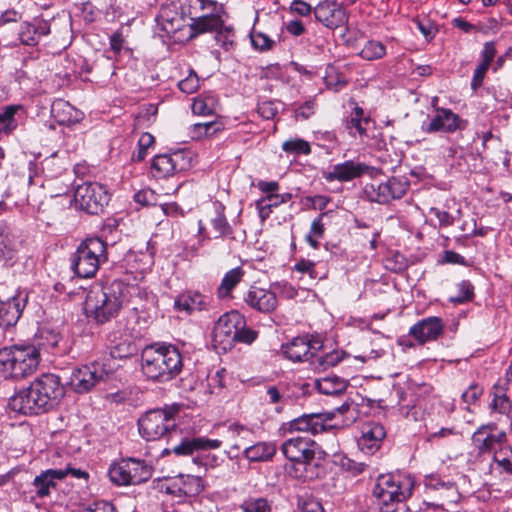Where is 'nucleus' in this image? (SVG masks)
I'll return each instance as SVG.
<instances>
[{
    "instance_id": "55",
    "label": "nucleus",
    "mask_w": 512,
    "mask_h": 512,
    "mask_svg": "<svg viewBox=\"0 0 512 512\" xmlns=\"http://www.w3.org/2000/svg\"><path fill=\"white\" fill-rule=\"evenodd\" d=\"M324 82L326 87L333 91H339L347 84L344 77L339 76L333 68L326 72Z\"/></svg>"
},
{
    "instance_id": "16",
    "label": "nucleus",
    "mask_w": 512,
    "mask_h": 512,
    "mask_svg": "<svg viewBox=\"0 0 512 512\" xmlns=\"http://www.w3.org/2000/svg\"><path fill=\"white\" fill-rule=\"evenodd\" d=\"M313 13L318 22L331 30H335L347 24L349 20L346 10L340 3L333 0L320 2L314 8Z\"/></svg>"
},
{
    "instance_id": "7",
    "label": "nucleus",
    "mask_w": 512,
    "mask_h": 512,
    "mask_svg": "<svg viewBox=\"0 0 512 512\" xmlns=\"http://www.w3.org/2000/svg\"><path fill=\"white\" fill-rule=\"evenodd\" d=\"M138 428L147 441L159 440L176 431L175 413L165 409L150 410L138 420Z\"/></svg>"
},
{
    "instance_id": "17",
    "label": "nucleus",
    "mask_w": 512,
    "mask_h": 512,
    "mask_svg": "<svg viewBox=\"0 0 512 512\" xmlns=\"http://www.w3.org/2000/svg\"><path fill=\"white\" fill-rule=\"evenodd\" d=\"M467 121L461 119L459 115L448 108H437L436 114L429 123L423 124L422 128L427 133L446 132L453 133L457 130H463Z\"/></svg>"
},
{
    "instance_id": "31",
    "label": "nucleus",
    "mask_w": 512,
    "mask_h": 512,
    "mask_svg": "<svg viewBox=\"0 0 512 512\" xmlns=\"http://www.w3.org/2000/svg\"><path fill=\"white\" fill-rule=\"evenodd\" d=\"M348 386L346 379L337 375H329L315 381L316 389L324 395L342 394Z\"/></svg>"
},
{
    "instance_id": "54",
    "label": "nucleus",
    "mask_w": 512,
    "mask_h": 512,
    "mask_svg": "<svg viewBox=\"0 0 512 512\" xmlns=\"http://www.w3.org/2000/svg\"><path fill=\"white\" fill-rule=\"evenodd\" d=\"M134 352L135 346L128 341H124L112 347L110 357L113 359H123L133 355Z\"/></svg>"
},
{
    "instance_id": "4",
    "label": "nucleus",
    "mask_w": 512,
    "mask_h": 512,
    "mask_svg": "<svg viewBox=\"0 0 512 512\" xmlns=\"http://www.w3.org/2000/svg\"><path fill=\"white\" fill-rule=\"evenodd\" d=\"M41 361L35 345H11L0 349V377L21 380L32 375Z\"/></svg>"
},
{
    "instance_id": "38",
    "label": "nucleus",
    "mask_w": 512,
    "mask_h": 512,
    "mask_svg": "<svg viewBox=\"0 0 512 512\" xmlns=\"http://www.w3.org/2000/svg\"><path fill=\"white\" fill-rule=\"evenodd\" d=\"M157 19L162 30L168 34L177 32L182 25L181 17L169 7H162Z\"/></svg>"
},
{
    "instance_id": "50",
    "label": "nucleus",
    "mask_w": 512,
    "mask_h": 512,
    "mask_svg": "<svg viewBox=\"0 0 512 512\" xmlns=\"http://www.w3.org/2000/svg\"><path fill=\"white\" fill-rule=\"evenodd\" d=\"M235 32L232 26L226 25L225 21L222 27L215 32V40L225 50H228L234 43Z\"/></svg>"
},
{
    "instance_id": "14",
    "label": "nucleus",
    "mask_w": 512,
    "mask_h": 512,
    "mask_svg": "<svg viewBox=\"0 0 512 512\" xmlns=\"http://www.w3.org/2000/svg\"><path fill=\"white\" fill-rule=\"evenodd\" d=\"M50 32L51 25L49 20L42 17H34L29 21L20 23L17 29V38L11 45L36 46L41 38L49 35Z\"/></svg>"
},
{
    "instance_id": "12",
    "label": "nucleus",
    "mask_w": 512,
    "mask_h": 512,
    "mask_svg": "<svg viewBox=\"0 0 512 512\" xmlns=\"http://www.w3.org/2000/svg\"><path fill=\"white\" fill-rule=\"evenodd\" d=\"M323 344L318 339L306 336H298L291 342L282 346L285 357L293 362H309L312 366L315 353L319 352Z\"/></svg>"
},
{
    "instance_id": "20",
    "label": "nucleus",
    "mask_w": 512,
    "mask_h": 512,
    "mask_svg": "<svg viewBox=\"0 0 512 512\" xmlns=\"http://www.w3.org/2000/svg\"><path fill=\"white\" fill-rule=\"evenodd\" d=\"M27 295L18 294L0 302V328L8 329L17 324L26 306Z\"/></svg>"
},
{
    "instance_id": "25",
    "label": "nucleus",
    "mask_w": 512,
    "mask_h": 512,
    "mask_svg": "<svg viewBox=\"0 0 512 512\" xmlns=\"http://www.w3.org/2000/svg\"><path fill=\"white\" fill-rule=\"evenodd\" d=\"M20 241L7 227L0 226V260L12 266L18 259Z\"/></svg>"
},
{
    "instance_id": "22",
    "label": "nucleus",
    "mask_w": 512,
    "mask_h": 512,
    "mask_svg": "<svg viewBox=\"0 0 512 512\" xmlns=\"http://www.w3.org/2000/svg\"><path fill=\"white\" fill-rule=\"evenodd\" d=\"M204 489L201 477L193 475H179L167 487V493L176 497H195Z\"/></svg>"
},
{
    "instance_id": "64",
    "label": "nucleus",
    "mask_w": 512,
    "mask_h": 512,
    "mask_svg": "<svg viewBox=\"0 0 512 512\" xmlns=\"http://www.w3.org/2000/svg\"><path fill=\"white\" fill-rule=\"evenodd\" d=\"M79 512H115V507L108 501H97Z\"/></svg>"
},
{
    "instance_id": "36",
    "label": "nucleus",
    "mask_w": 512,
    "mask_h": 512,
    "mask_svg": "<svg viewBox=\"0 0 512 512\" xmlns=\"http://www.w3.org/2000/svg\"><path fill=\"white\" fill-rule=\"evenodd\" d=\"M345 356L346 353L342 350H332L324 355H319L318 352H316L312 367L315 370L324 371L336 366L344 359Z\"/></svg>"
},
{
    "instance_id": "10",
    "label": "nucleus",
    "mask_w": 512,
    "mask_h": 512,
    "mask_svg": "<svg viewBox=\"0 0 512 512\" xmlns=\"http://www.w3.org/2000/svg\"><path fill=\"white\" fill-rule=\"evenodd\" d=\"M113 367L105 361H94L73 370L70 385L77 393L90 391L112 373Z\"/></svg>"
},
{
    "instance_id": "13",
    "label": "nucleus",
    "mask_w": 512,
    "mask_h": 512,
    "mask_svg": "<svg viewBox=\"0 0 512 512\" xmlns=\"http://www.w3.org/2000/svg\"><path fill=\"white\" fill-rule=\"evenodd\" d=\"M380 173H382V171L379 168L368 166L361 162L348 160L334 165L331 171L324 174V178L329 182H347L355 178H359L363 174H368L369 176L374 177Z\"/></svg>"
},
{
    "instance_id": "43",
    "label": "nucleus",
    "mask_w": 512,
    "mask_h": 512,
    "mask_svg": "<svg viewBox=\"0 0 512 512\" xmlns=\"http://www.w3.org/2000/svg\"><path fill=\"white\" fill-rule=\"evenodd\" d=\"M492 411L503 415H509L512 409V404L507 395L502 391L501 388L495 387L493 392V398L490 403Z\"/></svg>"
},
{
    "instance_id": "39",
    "label": "nucleus",
    "mask_w": 512,
    "mask_h": 512,
    "mask_svg": "<svg viewBox=\"0 0 512 512\" xmlns=\"http://www.w3.org/2000/svg\"><path fill=\"white\" fill-rule=\"evenodd\" d=\"M369 122L370 119L364 116L363 109L356 105L346 120V128L350 131V134H352L354 129L360 136H363L366 133Z\"/></svg>"
},
{
    "instance_id": "37",
    "label": "nucleus",
    "mask_w": 512,
    "mask_h": 512,
    "mask_svg": "<svg viewBox=\"0 0 512 512\" xmlns=\"http://www.w3.org/2000/svg\"><path fill=\"white\" fill-rule=\"evenodd\" d=\"M217 99L212 94H200L192 102V112L199 116L212 115L215 112Z\"/></svg>"
},
{
    "instance_id": "45",
    "label": "nucleus",
    "mask_w": 512,
    "mask_h": 512,
    "mask_svg": "<svg viewBox=\"0 0 512 512\" xmlns=\"http://www.w3.org/2000/svg\"><path fill=\"white\" fill-rule=\"evenodd\" d=\"M364 193L367 199L371 202L386 204L389 202L388 190L383 186V183H370L364 188Z\"/></svg>"
},
{
    "instance_id": "19",
    "label": "nucleus",
    "mask_w": 512,
    "mask_h": 512,
    "mask_svg": "<svg viewBox=\"0 0 512 512\" xmlns=\"http://www.w3.org/2000/svg\"><path fill=\"white\" fill-rule=\"evenodd\" d=\"M385 437L386 430L382 424L367 422L362 426L358 446L364 453L372 455L379 450Z\"/></svg>"
},
{
    "instance_id": "8",
    "label": "nucleus",
    "mask_w": 512,
    "mask_h": 512,
    "mask_svg": "<svg viewBox=\"0 0 512 512\" xmlns=\"http://www.w3.org/2000/svg\"><path fill=\"white\" fill-rule=\"evenodd\" d=\"M412 481L399 475L384 474L377 478L373 495L385 508L389 504L405 501L412 493Z\"/></svg>"
},
{
    "instance_id": "21",
    "label": "nucleus",
    "mask_w": 512,
    "mask_h": 512,
    "mask_svg": "<svg viewBox=\"0 0 512 512\" xmlns=\"http://www.w3.org/2000/svg\"><path fill=\"white\" fill-rule=\"evenodd\" d=\"M244 301L250 308L262 313H270L278 306V300L274 292L256 286L249 289Z\"/></svg>"
},
{
    "instance_id": "1",
    "label": "nucleus",
    "mask_w": 512,
    "mask_h": 512,
    "mask_svg": "<svg viewBox=\"0 0 512 512\" xmlns=\"http://www.w3.org/2000/svg\"><path fill=\"white\" fill-rule=\"evenodd\" d=\"M64 394L65 390L60 377L53 373H43L26 389L13 395L8 406L17 413L37 415L56 407Z\"/></svg>"
},
{
    "instance_id": "49",
    "label": "nucleus",
    "mask_w": 512,
    "mask_h": 512,
    "mask_svg": "<svg viewBox=\"0 0 512 512\" xmlns=\"http://www.w3.org/2000/svg\"><path fill=\"white\" fill-rule=\"evenodd\" d=\"M458 294L451 296L449 301L454 304H462L469 302L474 297V286L468 280H463L457 284Z\"/></svg>"
},
{
    "instance_id": "40",
    "label": "nucleus",
    "mask_w": 512,
    "mask_h": 512,
    "mask_svg": "<svg viewBox=\"0 0 512 512\" xmlns=\"http://www.w3.org/2000/svg\"><path fill=\"white\" fill-rule=\"evenodd\" d=\"M223 130V124L219 121L196 123L190 127V134L193 139L212 137Z\"/></svg>"
},
{
    "instance_id": "15",
    "label": "nucleus",
    "mask_w": 512,
    "mask_h": 512,
    "mask_svg": "<svg viewBox=\"0 0 512 512\" xmlns=\"http://www.w3.org/2000/svg\"><path fill=\"white\" fill-rule=\"evenodd\" d=\"M281 451L292 462L308 464L315 456V442L306 436H293L283 442Z\"/></svg>"
},
{
    "instance_id": "53",
    "label": "nucleus",
    "mask_w": 512,
    "mask_h": 512,
    "mask_svg": "<svg viewBox=\"0 0 512 512\" xmlns=\"http://www.w3.org/2000/svg\"><path fill=\"white\" fill-rule=\"evenodd\" d=\"M154 143V137L150 133H143L138 140V151L133 154V159L142 161L146 155L148 148Z\"/></svg>"
},
{
    "instance_id": "51",
    "label": "nucleus",
    "mask_w": 512,
    "mask_h": 512,
    "mask_svg": "<svg viewBox=\"0 0 512 512\" xmlns=\"http://www.w3.org/2000/svg\"><path fill=\"white\" fill-rule=\"evenodd\" d=\"M243 512H270L268 502L264 498H248L240 505Z\"/></svg>"
},
{
    "instance_id": "57",
    "label": "nucleus",
    "mask_w": 512,
    "mask_h": 512,
    "mask_svg": "<svg viewBox=\"0 0 512 512\" xmlns=\"http://www.w3.org/2000/svg\"><path fill=\"white\" fill-rule=\"evenodd\" d=\"M413 23L416 25L417 29L422 33L426 40L433 39L437 33L436 25L429 19L416 18L413 20Z\"/></svg>"
},
{
    "instance_id": "56",
    "label": "nucleus",
    "mask_w": 512,
    "mask_h": 512,
    "mask_svg": "<svg viewBox=\"0 0 512 512\" xmlns=\"http://www.w3.org/2000/svg\"><path fill=\"white\" fill-rule=\"evenodd\" d=\"M197 450H200L197 437L185 438L179 445L173 448V452L177 455H191Z\"/></svg>"
},
{
    "instance_id": "5",
    "label": "nucleus",
    "mask_w": 512,
    "mask_h": 512,
    "mask_svg": "<svg viewBox=\"0 0 512 512\" xmlns=\"http://www.w3.org/2000/svg\"><path fill=\"white\" fill-rule=\"evenodd\" d=\"M105 261H107L106 244L100 238H88L78 246L72 260V269L77 276L90 278Z\"/></svg>"
},
{
    "instance_id": "34",
    "label": "nucleus",
    "mask_w": 512,
    "mask_h": 512,
    "mask_svg": "<svg viewBox=\"0 0 512 512\" xmlns=\"http://www.w3.org/2000/svg\"><path fill=\"white\" fill-rule=\"evenodd\" d=\"M424 483L425 486L429 489L442 491V495L451 499L452 501L455 500L458 495L456 484L450 480L443 479L440 477V475H427L425 477Z\"/></svg>"
},
{
    "instance_id": "62",
    "label": "nucleus",
    "mask_w": 512,
    "mask_h": 512,
    "mask_svg": "<svg viewBox=\"0 0 512 512\" xmlns=\"http://www.w3.org/2000/svg\"><path fill=\"white\" fill-rule=\"evenodd\" d=\"M483 394V388L477 384L470 385L467 390L462 393V400L464 403L471 405Z\"/></svg>"
},
{
    "instance_id": "24",
    "label": "nucleus",
    "mask_w": 512,
    "mask_h": 512,
    "mask_svg": "<svg viewBox=\"0 0 512 512\" xmlns=\"http://www.w3.org/2000/svg\"><path fill=\"white\" fill-rule=\"evenodd\" d=\"M327 426L322 414L302 415L288 423V431L305 432L316 435L324 432Z\"/></svg>"
},
{
    "instance_id": "26",
    "label": "nucleus",
    "mask_w": 512,
    "mask_h": 512,
    "mask_svg": "<svg viewBox=\"0 0 512 512\" xmlns=\"http://www.w3.org/2000/svg\"><path fill=\"white\" fill-rule=\"evenodd\" d=\"M210 304V298L199 292L188 291L179 295L174 302L176 310L193 313L206 310Z\"/></svg>"
},
{
    "instance_id": "41",
    "label": "nucleus",
    "mask_w": 512,
    "mask_h": 512,
    "mask_svg": "<svg viewBox=\"0 0 512 512\" xmlns=\"http://www.w3.org/2000/svg\"><path fill=\"white\" fill-rule=\"evenodd\" d=\"M386 55V46L377 40H368L359 52V56L366 61H375Z\"/></svg>"
},
{
    "instance_id": "42",
    "label": "nucleus",
    "mask_w": 512,
    "mask_h": 512,
    "mask_svg": "<svg viewBox=\"0 0 512 512\" xmlns=\"http://www.w3.org/2000/svg\"><path fill=\"white\" fill-rule=\"evenodd\" d=\"M383 186L388 190L390 202L391 200L400 199L406 194L409 189V182L404 177H391L383 182Z\"/></svg>"
},
{
    "instance_id": "27",
    "label": "nucleus",
    "mask_w": 512,
    "mask_h": 512,
    "mask_svg": "<svg viewBox=\"0 0 512 512\" xmlns=\"http://www.w3.org/2000/svg\"><path fill=\"white\" fill-rule=\"evenodd\" d=\"M222 12L219 13H206L199 17L191 18L189 25L191 30L190 37H195L204 33H215L216 30L222 27L224 20L221 16Z\"/></svg>"
},
{
    "instance_id": "44",
    "label": "nucleus",
    "mask_w": 512,
    "mask_h": 512,
    "mask_svg": "<svg viewBox=\"0 0 512 512\" xmlns=\"http://www.w3.org/2000/svg\"><path fill=\"white\" fill-rule=\"evenodd\" d=\"M281 203H284V198L278 194H270L259 199L256 202V207L260 218L262 220L267 219L270 216L272 207H277Z\"/></svg>"
},
{
    "instance_id": "52",
    "label": "nucleus",
    "mask_w": 512,
    "mask_h": 512,
    "mask_svg": "<svg viewBox=\"0 0 512 512\" xmlns=\"http://www.w3.org/2000/svg\"><path fill=\"white\" fill-rule=\"evenodd\" d=\"M179 89L185 94H192L199 88V78L195 71L190 70L187 77L179 81Z\"/></svg>"
},
{
    "instance_id": "48",
    "label": "nucleus",
    "mask_w": 512,
    "mask_h": 512,
    "mask_svg": "<svg viewBox=\"0 0 512 512\" xmlns=\"http://www.w3.org/2000/svg\"><path fill=\"white\" fill-rule=\"evenodd\" d=\"M282 150L293 155H309L311 146L309 142L300 138H291L282 143Z\"/></svg>"
},
{
    "instance_id": "61",
    "label": "nucleus",
    "mask_w": 512,
    "mask_h": 512,
    "mask_svg": "<svg viewBox=\"0 0 512 512\" xmlns=\"http://www.w3.org/2000/svg\"><path fill=\"white\" fill-rule=\"evenodd\" d=\"M489 67H490V65H487L486 63L480 62L478 64V66L476 67V69L474 71L472 80H471V89L473 91L478 90L482 86L484 77H485Z\"/></svg>"
},
{
    "instance_id": "47",
    "label": "nucleus",
    "mask_w": 512,
    "mask_h": 512,
    "mask_svg": "<svg viewBox=\"0 0 512 512\" xmlns=\"http://www.w3.org/2000/svg\"><path fill=\"white\" fill-rule=\"evenodd\" d=\"M493 462L505 473L512 475V448L501 446L493 455Z\"/></svg>"
},
{
    "instance_id": "6",
    "label": "nucleus",
    "mask_w": 512,
    "mask_h": 512,
    "mask_svg": "<svg viewBox=\"0 0 512 512\" xmlns=\"http://www.w3.org/2000/svg\"><path fill=\"white\" fill-rule=\"evenodd\" d=\"M152 474V466L136 458L121 459L108 470L109 479L117 486L139 485L148 481Z\"/></svg>"
},
{
    "instance_id": "23",
    "label": "nucleus",
    "mask_w": 512,
    "mask_h": 512,
    "mask_svg": "<svg viewBox=\"0 0 512 512\" xmlns=\"http://www.w3.org/2000/svg\"><path fill=\"white\" fill-rule=\"evenodd\" d=\"M181 158L180 154H160L152 159L150 174L157 179H164L171 177L178 171V160Z\"/></svg>"
},
{
    "instance_id": "58",
    "label": "nucleus",
    "mask_w": 512,
    "mask_h": 512,
    "mask_svg": "<svg viewBox=\"0 0 512 512\" xmlns=\"http://www.w3.org/2000/svg\"><path fill=\"white\" fill-rule=\"evenodd\" d=\"M252 434L251 429L239 424H231L227 429V437L230 440H249Z\"/></svg>"
},
{
    "instance_id": "63",
    "label": "nucleus",
    "mask_w": 512,
    "mask_h": 512,
    "mask_svg": "<svg viewBox=\"0 0 512 512\" xmlns=\"http://www.w3.org/2000/svg\"><path fill=\"white\" fill-rule=\"evenodd\" d=\"M211 224L216 233L215 237H221L229 233L230 226L224 215L218 214L214 219H212Z\"/></svg>"
},
{
    "instance_id": "11",
    "label": "nucleus",
    "mask_w": 512,
    "mask_h": 512,
    "mask_svg": "<svg viewBox=\"0 0 512 512\" xmlns=\"http://www.w3.org/2000/svg\"><path fill=\"white\" fill-rule=\"evenodd\" d=\"M244 317L231 311L219 317L213 329L214 346L224 352L231 350L237 343L238 329L244 328Z\"/></svg>"
},
{
    "instance_id": "46",
    "label": "nucleus",
    "mask_w": 512,
    "mask_h": 512,
    "mask_svg": "<svg viewBox=\"0 0 512 512\" xmlns=\"http://www.w3.org/2000/svg\"><path fill=\"white\" fill-rule=\"evenodd\" d=\"M250 41L252 47L260 52H266L275 46L276 42L266 33L257 31L254 28L250 32Z\"/></svg>"
},
{
    "instance_id": "18",
    "label": "nucleus",
    "mask_w": 512,
    "mask_h": 512,
    "mask_svg": "<svg viewBox=\"0 0 512 512\" xmlns=\"http://www.w3.org/2000/svg\"><path fill=\"white\" fill-rule=\"evenodd\" d=\"M444 331V324L441 318L436 316L419 320L409 329V335L418 344L424 345L427 342L437 340Z\"/></svg>"
},
{
    "instance_id": "30",
    "label": "nucleus",
    "mask_w": 512,
    "mask_h": 512,
    "mask_svg": "<svg viewBox=\"0 0 512 512\" xmlns=\"http://www.w3.org/2000/svg\"><path fill=\"white\" fill-rule=\"evenodd\" d=\"M472 442L479 452H490L496 449L497 446L500 448L506 442V433L501 431L497 434H482L481 431H475L472 435Z\"/></svg>"
},
{
    "instance_id": "28",
    "label": "nucleus",
    "mask_w": 512,
    "mask_h": 512,
    "mask_svg": "<svg viewBox=\"0 0 512 512\" xmlns=\"http://www.w3.org/2000/svg\"><path fill=\"white\" fill-rule=\"evenodd\" d=\"M51 114L60 125L75 124L83 118L81 111L62 99H58L52 103Z\"/></svg>"
},
{
    "instance_id": "60",
    "label": "nucleus",
    "mask_w": 512,
    "mask_h": 512,
    "mask_svg": "<svg viewBox=\"0 0 512 512\" xmlns=\"http://www.w3.org/2000/svg\"><path fill=\"white\" fill-rule=\"evenodd\" d=\"M258 113L263 119H273L278 113V103L274 101H264L258 105Z\"/></svg>"
},
{
    "instance_id": "35",
    "label": "nucleus",
    "mask_w": 512,
    "mask_h": 512,
    "mask_svg": "<svg viewBox=\"0 0 512 512\" xmlns=\"http://www.w3.org/2000/svg\"><path fill=\"white\" fill-rule=\"evenodd\" d=\"M244 271L241 267L229 270L221 280L217 288V295L221 299L229 298L232 290L241 282Z\"/></svg>"
},
{
    "instance_id": "3",
    "label": "nucleus",
    "mask_w": 512,
    "mask_h": 512,
    "mask_svg": "<svg viewBox=\"0 0 512 512\" xmlns=\"http://www.w3.org/2000/svg\"><path fill=\"white\" fill-rule=\"evenodd\" d=\"M182 356L174 345H150L141 354V369L150 380L166 382L182 370Z\"/></svg>"
},
{
    "instance_id": "59",
    "label": "nucleus",
    "mask_w": 512,
    "mask_h": 512,
    "mask_svg": "<svg viewBox=\"0 0 512 512\" xmlns=\"http://www.w3.org/2000/svg\"><path fill=\"white\" fill-rule=\"evenodd\" d=\"M267 401L270 404H276L275 411L280 413L285 402L283 394L277 386H270L266 391Z\"/></svg>"
},
{
    "instance_id": "9",
    "label": "nucleus",
    "mask_w": 512,
    "mask_h": 512,
    "mask_svg": "<svg viewBox=\"0 0 512 512\" xmlns=\"http://www.w3.org/2000/svg\"><path fill=\"white\" fill-rule=\"evenodd\" d=\"M74 199L81 210L91 215H98L108 205L110 194L100 183L85 182L76 187Z\"/></svg>"
},
{
    "instance_id": "29",
    "label": "nucleus",
    "mask_w": 512,
    "mask_h": 512,
    "mask_svg": "<svg viewBox=\"0 0 512 512\" xmlns=\"http://www.w3.org/2000/svg\"><path fill=\"white\" fill-rule=\"evenodd\" d=\"M23 110L22 105L12 104L0 111V135L9 136L18 128L20 112Z\"/></svg>"
},
{
    "instance_id": "2",
    "label": "nucleus",
    "mask_w": 512,
    "mask_h": 512,
    "mask_svg": "<svg viewBox=\"0 0 512 512\" xmlns=\"http://www.w3.org/2000/svg\"><path fill=\"white\" fill-rule=\"evenodd\" d=\"M128 296H148L145 290L121 280H113L103 286H94L86 296L85 311L97 323L103 324L115 318Z\"/></svg>"
},
{
    "instance_id": "32",
    "label": "nucleus",
    "mask_w": 512,
    "mask_h": 512,
    "mask_svg": "<svg viewBox=\"0 0 512 512\" xmlns=\"http://www.w3.org/2000/svg\"><path fill=\"white\" fill-rule=\"evenodd\" d=\"M65 477V471L62 469H49L42 472L39 476L34 479L33 485L38 496H47L50 492V488L54 487L55 479H63Z\"/></svg>"
},
{
    "instance_id": "33",
    "label": "nucleus",
    "mask_w": 512,
    "mask_h": 512,
    "mask_svg": "<svg viewBox=\"0 0 512 512\" xmlns=\"http://www.w3.org/2000/svg\"><path fill=\"white\" fill-rule=\"evenodd\" d=\"M276 446L271 442H258L245 447L244 456L252 462L267 461L276 453Z\"/></svg>"
}]
</instances>
